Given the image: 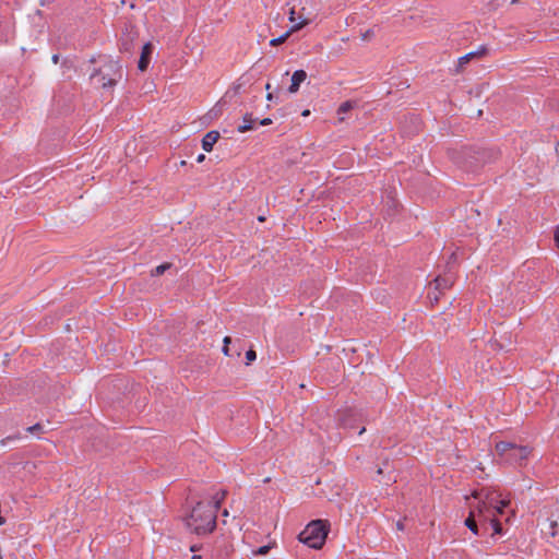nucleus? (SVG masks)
I'll return each mask as SVG.
<instances>
[{
    "label": "nucleus",
    "instance_id": "1",
    "mask_svg": "<svg viewBox=\"0 0 559 559\" xmlns=\"http://www.w3.org/2000/svg\"><path fill=\"white\" fill-rule=\"evenodd\" d=\"M473 496L478 500V503L471 508L481 528V534L485 535L492 528V535H501L502 524L500 518L506 514V509L510 506V501L502 499L498 491L487 488L475 491Z\"/></svg>",
    "mask_w": 559,
    "mask_h": 559
},
{
    "label": "nucleus",
    "instance_id": "2",
    "mask_svg": "<svg viewBox=\"0 0 559 559\" xmlns=\"http://www.w3.org/2000/svg\"><path fill=\"white\" fill-rule=\"evenodd\" d=\"M122 76L123 69L119 61L102 57L90 73V82L96 88L111 91Z\"/></svg>",
    "mask_w": 559,
    "mask_h": 559
},
{
    "label": "nucleus",
    "instance_id": "3",
    "mask_svg": "<svg viewBox=\"0 0 559 559\" xmlns=\"http://www.w3.org/2000/svg\"><path fill=\"white\" fill-rule=\"evenodd\" d=\"M188 527L198 535L211 533L216 526L215 507L199 501L187 519Z\"/></svg>",
    "mask_w": 559,
    "mask_h": 559
},
{
    "label": "nucleus",
    "instance_id": "4",
    "mask_svg": "<svg viewBox=\"0 0 559 559\" xmlns=\"http://www.w3.org/2000/svg\"><path fill=\"white\" fill-rule=\"evenodd\" d=\"M479 155H486L488 158H498L499 152L495 148H475L465 147L453 153V160L466 171H476L480 168Z\"/></svg>",
    "mask_w": 559,
    "mask_h": 559
},
{
    "label": "nucleus",
    "instance_id": "5",
    "mask_svg": "<svg viewBox=\"0 0 559 559\" xmlns=\"http://www.w3.org/2000/svg\"><path fill=\"white\" fill-rule=\"evenodd\" d=\"M495 449L504 463L519 466L526 463L532 451L527 445H519L510 441H499Z\"/></svg>",
    "mask_w": 559,
    "mask_h": 559
},
{
    "label": "nucleus",
    "instance_id": "6",
    "mask_svg": "<svg viewBox=\"0 0 559 559\" xmlns=\"http://www.w3.org/2000/svg\"><path fill=\"white\" fill-rule=\"evenodd\" d=\"M326 535V522L314 520L299 534V540L313 549H320L325 543Z\"/></svg>",
    "mask_w": 559,
    "mask_h": 559
},
{
    "label": "nucleus",
    "instance_id": "7",
    "mask_svg": "<svg viewBox=\"0 0 559 559\" xmlns=\"http://www.w3.org/2000/svg\"><path fill=\"white\" fill-rule=\"evenodd\" d=\"M313 14L308 12L305 7L300 8L298 12H296V8L292 7L289 9V22L294 25L292 26V31H299L306 25L310 24L313 21Z\"/></svg>",
    "mask_w": 559,
    "mask_h": 559
},
{
    "label": "nucleus",
    "instance_id": "8",
    "mask_svg": "<svg viewBox=\"0 0 559 559\" xmlns=\"http://www.w3.org/2000/svg\"><path fill=\"white\" fill-rule=\"evenodd\" d=\"M454 283V273L451 270H447L443 275H438L435 278L436 289L439 292L450 288Z\"/></svg>",
    "mask_w": 559,
    "mask_h": 559
},
{
    "label": "nucleus",
    "instance_id": "9",
    "mask_svg": "<svg viewBox=\"0 0 559 559\" xmlns=\"http://www.w3.org/2000/svg\"><path fill=\"white\" fill-rule=\"evenodd\" d=\"M153 49H154V47L151 43H146L142 47L141 57L138 62V68L140 71H145L147 69L150 61H151V56L153 53Z\"/></svg>",
    "mask_w": 559,
    "mask_h": 559
},
{
    "label": "nucleus",
    "instance_id": "10",
    "mask_svg": "<svg viewBox=\"0 0 559 559\" xmlns=\"http://www.w3.org/2000/svg\"><path fill=\"white\" fill-rule=\"evenodd\" d=\"M219 139L218 131H210L202 139V148L206 152H211L213 150L214 144Z\"/></svg>",
    "mask_w": 559,
    "mask_h": 559
},
{
    "label": "nucleus",
    "instance_id": "11",
    "mask_svg": "<svg viewBox=\"0 0 559 559\" xmlns=\"http://www.w3.org/2000/svg\"><path fill=\"white\" fill-rule=\"evenodd\" d=\"M307 79V73L304 70H297L293 73L292 84L288 87L289 93H296L300 84Z\"/></svg>",
    "mask_w": 559,
    "mask_h": 559
},
{
    "label": "nucleus",
    "instance_id": "12",
    "mask_svg": "<svg viewBox=\"0 0 559 559\" xmlns=\"http://www.w3.org/2000/svg\"><path fill=\"white\" fill-rule=\"evenodd\" d=\"M486 52V48H481L478 51L468 52L465 56L459 58L457 70H463L465 64L468 63L473 58H476Z\"/></svg>",
    "mask_w": 559,
    "mask_h": 559
},
{
    "label": "nucleus",
    "instance_id": "13",
    "mask_svg": "<svg viewBox=\"0 0 559 559\" xmlns=\"http://www.w3.org/2000/svg\"><path fill=\"white\" fill-rule=\"evenodd\" d=\"M465 525L475 534V535H483L481 534V528L477 522V519L473 512V510L471 509L469 511V515L467 516V519L465 520Z\"/></svg>",
    "mask_w": 559,
    "mask_h": 559
},
{
    "label": "nucleus",
    "instance_id": "14",
    "mask_svg": "<svg viewBox=\"0 0 559 559\" xmlns=\"http://www.w3.org/2000/svg\"><path fill=\"white\" fill-rule=\"evenodd\" d=\"M253 122H254V119L252 118V115L251 114H246L245 117H243V124L239 126L237 128L238 132L240 133H245L249 130H252L253 129Z\"/></svg>",
    "mask_w": 559,
    "mask_h": 559
},
{
    "label": "nucleus",
    "instance_id": "15",
    "mask_svg": "<svg viewBox=\"0 0 559 559\" xmlns=\"http://www.w3.org/2000/svg\"><path fill=\"white\" fill-rule=\"evenodd\" d=\"M226 495H227V491L226 490H222L221 492H217L213 497L212 501H209L212 506L215 507V512H217V510L219 509L221 503L224 501Z\"/></svg>",
    "mask_w": 559,
    "mask_h": 559
},
{
    "label": "nucleus",
    "instance_id": "16",
    "mask_svg": "<svg viewBox=\"0 0 559 559\" xmlns=\"http://www.w3.org/2000/svg\"><path fill=\"white\" fill-rule=\"evenodd\" d=\"M293 33H295V31H292V28H290V29H288L285 34L281 35L280 37H277V38H273V39L270 41V45H271V46H278V45H281V44L285 43V41L287 40V38H288Z\"/></svg>",
    "mask_w": 559,
    "mask_h": 559
},
{
    "label": "nucleus",
    "instance_id": "17",
    "mask_svg": "<svg viewBox=\"0 0 559 559\" xmlns=\"http://www.w3.org/2000/svg\"><path fill=\"white\" fill-rule=\"evenodd\" d=\"M169 267H170V263H163V264L156 266L154 270H152V275L159 276V275L164 274V272L166 270H168Z\"/></svg>",
    "mask_w": 559,
    "mask_h": 559
},
{
    "label": "nucleus",
    "instance_id": "18",
    "mask_svg": "<svg viewBox=\"0 0 559 559\" xmlns=\"http://www.w3.org/2000/svg\"><path fill=\"white\" fill-rule=\"evenodd\" d=\"M353 107H354V104H353L352 102H345V103H343V104L338 107L337 114H338V115L346 114V112H347V111H349Z\"/></svg>",
    "mask_w": 559,
    "mask_h": 559
},
{
    "label": "nucleus",
    "instance_id": "19",
    "mask_svg": "<svg viewBox=\"0 0 559 559\" xmlns=\"http://www.w3.org/2000/svg\"><path fill=\"white\" fill-rule=\"evenodd\" d=\"M257 358V353L253 349H249L246 353L247 365H250Z\"/></svg>",
    "mask_w": 559,
    "mask_h": 559
},
{
    "label": "nucleus",
    "instance_id": "20",
    "mask_svg": "<svg viewBox=\"0 0 559 559\" xmlns=\"http://www.w3.org/2000/svg\"><path fill=\"white\" fill-rule=\"evenodd\" d=\"M26 431L29 432V433H39V432H43V425L40 424H35L28 428H26Z\"/></svg>",
    "mask_w": 559,
    "mask_h": 559
},
{
    "label": "nucleus",
    "instance_id": "21",
    "mask_svg": "<svg viewBox=\"0 0 559 559\" xmlns=\"http://www.w3.org/2000/svg\"><path fill=\"white\" fill-rule=\"evenodd\" d=\"M231 342V338L229 336H226L224 338V346H223V353L226 355V356H231L230 354V349H229V343Z\"/></svg>",
    "mask_w": 559,
    "mask_h": 559
},
{
    "label": "nucleus",
    "instance_id": "22",
    "mask_svg": "<svg viewBox=\"0 0 559 559\" xmlns=\"http://www.w3.org/2000/svg\"><path fill=\"white\" fill-rule=\"evenodd\" d=\"M456 262V253L455 252H452L450 258H449V261L447 262V270H453V265L454 263Z\"/></svg>",
    "mask_w": 559,
    "mask_h": 559
},
{
    "label": "nucleus",
    "instance_id": "23",
    "mask_svg": "<svg viewBox=\"0 0 559 559\" xmlns=\"http://www.w3.org/2000/svg\"><path fill=\"white\" fill-rule=\"evenodd\" d=\"M374 36V31L372 28L367 29L361 34L362 40H369Z\"/></svg>",
    "mask_w": 559,
    "mask_h": 559
},
{
    "label": "nucleus",
    "instance_id": "24",
    "mask_svg": "<svg viewBox=\"0 0 559 559\" xmlns=\"http://www.w3.org/2000/svg\"><path fill=\"white\" fill-rule=\"evenodd\" d=\"M270 548H271L270 546H261V547H259V548L254 551V554H255V555L264 556V555H266V554L269 552Z\"/></svg>",
    "mask_w": 559,
    "mask_h": 559
},
{
    "label": "nucleus",
    "instance_id": "25",
    "mask_svg": "<svg viewBox=\"0 0 559 559\" xmlns=\"http://www.w3.org/2000/svg\"><path fill=\"white\" fill-rule=\"evenodd\" d=\"M480 157V167H483L484 165H486L487 163H491L493 160H496L497 158H488V156H484V155H479Z\"/></svg>",
    "mask_w": 559,
    "mask_h": 559
},
{
    "label": "nucleus",
    "instance_id": "26",
    "mask_svg": "<svg viewBox=\"0 0 559 559\" xmlns=\"http://www.w3.org/2000/svg\"><path fill=\"white\" fill-rule=\"evenodd\" d=\"M555 242H556L557 247L559 248V226L556 228V231H555Z\"/></svg>",
    "mask_w": 559,
    "mask_h": 559
},
{
    "label": "nucleus",
    "instance_id": "27",
    "mask_svg": "<svg viewBox=\"0 0 559 559\" xmlns=\"http://www.w3.org/2000/svg\"><path fill=\"white\" fill-rule=\"evenodd\" d=\"M16 438H17V436H9V437H7L5 439H2V440H1V444H2V445H5L7 441H9V440H14V439H16Z\"/></svg>",
    "mask_w": 559,
    "mask_h": 559
},
{
    "label": "nucleus",
    "instance_id": "28",
    "mask_svg": "<svg viewBox=\"0 0 559 559\" xmlns=\"http://www.w3.org/2000/svg\"><path fill=\"white\" fill-rule=\"evenodd\" d=\"M271 123H272V120L270 118H264L263 120L260 121L261 126H269Z\"/></svg>",
    "mask_w": 559,
    "mask_h": 559
},
{
    "label": "nucleus",
    "instance_id": "29",
    "mask_svg": "<svg viewBox=\"0 0 559 559\" xmlns=\"http://www.w3.org/2000/svg\"><path fill=\"white\" fill-rule=\"evenodd\" d=\"M204 159H205V155H204V154H200V155L198 156V158H197V162H198V163H201V162H203Z\"/></svg>",
    "mask_w": 559,
    "mask_h": 559
},
{
    "label": "nucleus",
    "instance_id": "30",
    "mask_svg": "<svg viewBox=\"0 0 559 559\" xmlns=\"http://www.w3.org/2000/svg\"><path fill=\"white\" fill-rule=\"evenodd\" d=\"M58 61H59V56L58 55H53L52 56V62L53 63H58Z\"/></svg>",
    "mask_w": 559,
    "mask_h": 559
},
{
    "label": "nucleus",
    "instance_id": "31",
    "mask_svg": "<svg viewBox=\"0 0 559 559\" xmlns=\"http://www.w3.org/2000/svg\"><path fill=\"white\" fill-rule=\"evenodd\" d=\"M556 152H557V154H558V156H559V142L557 143Z\"/></svg>",
    "mask_w": 559,
    "mask_h": 559
},
{
    "label": "nucleus",
    "instance_id": "32",
    "mask_svg": "<svg viewBox=\"0 0 559 559\" xmlns=\"http://www.w3.org/2000/svg\"><path fill=\"white\" fill-rule=\"evenodd\" d=\"M273 98V95L271 93L267 94V99L271 100Z\"/></svg>",
    "mask_w": 559,
    "mask_h": 559
},
{
    "label": "nucleus",
    "instance_id": "33",
    "mask_svg": "<svg viewBox=\"0 0 559 559\" xmlns=\"http://www.w3.org/2000/svg\"><path fill=\"white\" fill-rule=\"evenodd\" d=\"M308 115H309V110H305V111L302 112V116H308Z\"/></svg>",
    "mask_w": 559,
    "mask_h": 559
},
{
    "label": "nucleus",
    "instance_id": "34",
    "mask_svg": "<svg viewBox=\"0 0 559 559\" xmlns=\"http://www.w3.org/2000/svg\"><path fill=\"white\" fill-rule=\"evenodd\" d=\"M197 550H198V548H197L195 546H192V547H191V551H193V552H194V551H197Z\"/></svg>",
    "mask_w": 559,
    "mask_h": 559
},
{
    "label": "nucleus",
    "instance_id": "35",
    "mask_svg": "<svg viewBox=\"0 0 559 559\" xmlns=\"http://www.w3.org/2000/svg\"><path fill=\"white\" fill-rule=\"evenodd\" d=\"M223 515H228V511L226 509L223 511Z\"/></svg>",
    "mask_w": 559,
    "mask_h": 559
},
{
    "label": "nucleus",
    "instance_id": "36",
    "mask_svg": "<svg viewBox=\"0 0 559 559\" xmlns=\"http://www.w3.org/2000/svg\"><path fill=\"white\" fill-rule=\"evenodd\" d=\"M192 559H201V557H200V556L194 555V556L192 557Z\"/></svg>",
    "mask_w": 559,
    "mask_h": 559
}]
</instances>
